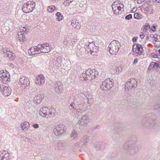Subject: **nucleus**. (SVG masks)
Masks as SVG:
<instances>
[{
	"label": "nucleus",
	"mask_w": 160,
	"mask_h": 160,
	"mask_svg": "<svg viewBox=\"0 0 160 160\" xmlns=\"http://www.w3.org/2000/svg\"><path fill=\"white\" fill-rule=\"evenodd\" d=\"M107 144L104 142H97L94 144V147L97 150L102 151L105 148Z\"/></svg>",
	"instance_id": "nucleus-16"
},
{
	"label": "nucleus",
	"mask_w": 160,
	"mask_h": 160,
	"mask_svg": "<svg viewBox=\"0 0 160 160\" xmlns=\"http://www.w3.org/2000/svg\"><path fill=\"white\" fill-rule=\"evenodd\" d=\"M100 127V126L99 125H96V126L93 127V129H96L97 128H99Z\"/></svg>",
	"instance_id": "nucleus-57"
},
{
	"label": "nucleus",
	"mask_w": 160,
	"mask_h": 160,
	"mask_svg": "<svg viewBox=\"0 0 160 160\" xmlns=\"http://www.w3.org/2000/svg\"><path fill=\"white\" fill-rule=\"evenodd\" d=\"M75 103L74 102H72L70 104V106L73 109V110L74 111L76 109L74 107Z\"/></svg>",
	"instance_id": "nucleus-49"
},
{
	"label": "nucleus",
	"mask_w": 160,
	"mask_h": 160,
	"mask_svg": "<svg viewBox=\"0 0 160 160\" xmlns=\"http://www.w3.org/2000/svg\"><path fill=\"white\" fill-rule=\"evenodd\" d=\"M115 72L117 74H119L123 71V67L122 66H117L115 68Z\"/></svg>",
	"instance_id": "nucleus-32"
},
{
	"label": "nucleus",
	"mask_w": 160,
	"mask_h": 160,
	"mask_svg": "<svg viewBox=\"0 0 160 160\" xmlns=\"http://www.w3.org/2000/svg\"><path fill=\"white\" fill-rule=\"evenodd\" d=\"M158 3L160 2V0H155Z\"/></svg>",
	"instance_id": "nucleus-63"
},
{
	"label": "nucleus",
	"mask_w": 160,
	"mask_h": 160,
	"mask_svg": "<svg viewBox=\"0 0 160 160\" xmlns=\"http://www.w3.org/2000/svg\"><path fill=\"white\" fill-rule=\"evenodd\" d=\"M63 4L65 6H68L69 5V2L64 1L63 3Z\"/></svg>",
	"instance_id": "nucleus-53"
},
{
	"label": "nucleus",
	"mask_w": 160,
	"mask_h": 160,
	"mask_svg": "<svg viewBox=\"0 0 160 160\" xmlns=\"http://www.w3.org/2000/svg\"><path fill=\"white\" fill-rule=\"evenodd\" d=\"M112 7L114 13L116 15L119 14L123 10L124 5L120 1H117L112 3Z\"/></svg>",
	"instance_id": "nucleus-6"
},
{
	"label": "nucleus",
	"mask_w": 160,
	"mask_h": 160,
	"mask_svg": "<svg viewBox=\"0 0 160 160\" xmlns=\"http://www.w3.org/2000/svg\"><path fill=\"white\" fill-rule=\"evenodd\" d=\"M138 62V60L137 58H136L134 59V61L133 62V64L135 65L137 64Z\"/></svg>",
	"instance_id": "nucleus-52"
},
{
	"label": "nucleus",
	"mask_w": 160,
	"mask_h": 160,
	"mask_svg": "<svg viewBox=\"0 0 160 160\" xmlns=\"http://www.w3.org/2000/svg\"><path fill=\"white\" fill-rule=\"evenodd\" d=\"M160 68V63L155 62L154 69Z\"/></svg>",
	"instance_id": "nucleus-42"
},
{
	"label": "nucleus",
	"mask_w": 160,
	"mask_h": 160,
	"mask_svg": "<svg viewBox=\"0 0 160 160\" xmlns=\"http://www.w3.org/2000/svg\"><path fill=\"white\" fill-rule=\"evenodd\" d=\"M150 27L148 23H146L145 25L144 29L146 30H148L150 28Z\"/></svg>",
	"instance_id": "nucleus-46"
},
{
	"label": "nucleus",
	"mask_w": 160,
	"mask_h": 160,
	"mask_svg": "<svg viewBox=\"0 0 160 160\" xmlns=\"http://www.w3.org/2000/svg\"><path fill=\"white\" fill-rule=\"evenodd\" d=\"M71 25L73 27L77 29H79L80 28V25L79 24L78 22H76L75 20H72Z\"/></svg>",
	"instance_id": "nucleus-30"
},
{
	"label": "nucleus",
	"mask_w": 160,
	"mask_h": 160,
	"mask_svg": "<svg viewBox=\"0 0 160 160\" xmlns=\"http://www.w3.org/2000/svg\"><path fill=\"white\" fill-rule=\"evenodd\" d=\"M89 141V138L88 136H83L81 138L80 144H82V147H84V146H86Z\"/></svg>",
	"instance_id": "nucleus-23"
},
{
	"label": "nucleus",
	"mask_w": 160,
	"mask_h": 160,
	"mask_svg": "<svg viewBox=\"0 0 160 160\" xmlns=\"http://www.w3.org/2000/svg\"><path fill=\"white\" fill-rule=\"evenodd\" d=\"M90 76V75H85H85L84 76V77H85V78H87V77H88Z\"/></svg>",
	"instance_id": "nucleus-60"
},
{
	"label": "nucleus",
	"mask_w": 160,
	"mask_h": 160,
	"mask_svg": "<svg viewBox=\"0 0 160 160\" xmlns=\"http://www.w3.org/2000/svg\"><path fill=\"white\" fill-rule=\"evenodd\" d=\"M132 40L133 42L136 41V39L135 38V37L133 38H132Z\"/></svg>",
	"instance_id": "nucleus-61"
},
{
	"label": "nucleus",
	"mask_w": 160,
	"mask_h": 160,
	"mask_svg": "<svg viewBox=\"0 0 160 160\" xmlns=\"http://www.w3.org/2000/svg\"><path fill=\"white\" fill-rule=\"evenodd\" d=\"M112 80L108 78L102 82L101 85L100 89L102 90L106 91L110 89L113 86Z\"/></svg>",
	"instance_id": "nucleus-9"
},
{
	"label": "nucleus",
	"mask_w": 160,
	"mask_h": 160,
	"mask_svg": "<svg viewBox=\"0 0 160 160\" xmlns=\"http://www.w3.org/2000/svg\"><path fill=\"white\" fill-rule=\"evenodd\" d=\"M71 137L74 141H76L78 139V134L76 131L74 130H73L70 134Z\"/></svg>",
	"instance_id": "nucleus-29"
},
{
	"label": "nucleus",
	"mask_w": 160,
	"mask_h": 160,
	"mask_svg": "<svg viewBox=\"0 0 160 160\" xmlns=\"http://www.w3.org/2000/svg\"><path fill=\"white\" fill-rule=\"evenodd\" d=\"M38 48H39L40 52H42L44 53H46L49 52L50 51L52 48V47L50 44L46 43L42 44H38Z\"/></svg>",
	"instance_id": "nucleus-11"
},
{
	"label": "nucleus",
	"mask_w": 160,
	"mask_h": 160,
	"mask_svg": "<svg viewBox=\"0 0 160 160\" xmlns=\"http://www.w3.org/2000/svg\"><path fill=\"white\" fill-rule=\"evenodd\" d=\"M88 48L90 49V53L92 56H96L98 52V48L94 45L93 43H90L88 45Z\"/></svg>",
	"instance_id": "nucleus-17"
},
{
	"label": "nucleus",
	"mask_w": 160,
	"mask_h": 160,
	"mask_svg": "<svg viewBox=\"0 0 160 160\" xmlns=\"http://www.w3.org/2000/svg\"><path fill=\"white\" fill-rule=\"evenodd\" d=\"M137 138L135 136H132L123 146V148L127 150L131 155H133L138 151L139 149L136 144Z\"/></svg>",
	"instance_id": "nucleus-2"
},
{
	"label": "nucleus",
	"mask_w": 160,
	"mask_h": 160,
	"mask_svg": "<svg viewBox=\"0 0 160 160\" xmlns=\"http://www.w3.org/2000/svg\"><path fill=\"white\" fill-rule=\"evenodd\" d=\"M141 124L143 127L148 129L156 128V116L152 113L146 114L142 118Z\"/></svg>",
	"instance_id": "nucleus-1"
},
{
	"label": "nucleus",
	"mask_w": 160,
	"mask_h": 160,
	"mask_svg": "<svg viewBox=\"0 0 160 160\" xmlns=\"http://www.w3.org/2000/svg\"><path fill=\"white\" fill-rule=\"evenodd\" d=\"M133 101H130L128 104V109H129V110L131 111L134 114H137L139 112L140 110L139 107L138 106L137 102H132Z\"/></svg>",
	"instance_id": "nucleus-8"
},
{
	"label": "nucleus",
	"mask_w": 160,
	"mask_h": 160,
	"mask_svg": "<svg viewBox=\"0 0 160 160\" xmlns=\"http://www.w3.org/2000/svg\"><path fill=\"white\" fill-rule=\"evenodd\" d=\"M36 99L37 100H39L40 99L42 100L44 98V96L42 94H38L37 95H36Z\"/></svg>",
	"instance_id": "nucleus-36"
},
{
	"label": "nucleus",
	"mask_w": 160,
	"mask_h": 160,
	"mask_svg": "<svg viewBox=\"0 0 160 160\" xmlns=\"http://www.w3.org/2000/svg\"><path fill=\"white\" fill-rule=\"evenodd\" d=\"M67 127L62 124H60L55 126L53 129L54 133L57 136H61L65 133Z\"/></svg>",
	"instance_id": "nucleus-5"
},
{
	"label": "nucleus",
	"mask_w": 160,
	"mask_h": 160,
	"mask_svg": "<svg viewBox=\"0 0 160 160\" xmlns=\"http://www.w3.org/2000/svg\"><path fill=\"white\" fill-rule=\"evenodd\" d=\"M29 84V79L28 78L24 77L21 78L18 82L19 87L22 89H25V87L28 86Z\"/></svg>",
	"instance_id": "nucleus-12"
},
{
	"label": "nucleus",
	"mask_w": 160,
	"mask_h": 160,
	"mask_svg": "<svg viewBox=\"0 0 160 160\" xmlns=\"http://www.w3.org/2000/svg\"><path fill=\"white\" fill-rule=\"evenodd\" d=\"M74 145V146H76V147L78 146H82V144H80V143H79L78 142H77L75 143Z\"/></svg>",
	"instance_id": "nucleus-56"
},
{
	"label": "nucleus",
	"mask_w": 160,
	"mask_h": 160,
	"mask_svg": "<svg viewBox=\"0 0 160 160\" xmlns=\"http://www.w3.org/2000/svg\"><path fill=\"white\" fill-rule=\"evenodd\" d=\"M32 127L35 128H38L39 127V124L38 123H34L32 125Z\"/></svg>",
	"instance_id": "nucleus-45"
},
{
	"label": "nucleus",
	"mask_w": 160,
	"mask_h": 160,
	"mask_svg": "<svg viewBox=\"0 0 160 160\" xmlns=\"http://www.w3.org/2000/svg\"><path fill=\"white\" fill-rule=\"evenodd\" d=\"M93 76V75H90V76L88 77H87V78H85L86 80H88L91 81L92 79V76Z\"/></svg>",
	"instance_id": "nucleus-51"
},
{
	"label": "nucleus",
	"mask_w": 160,
	"mask_h": 160,
	"mask_svg": "<svg viewBox=\"0 0 160 160\" xmlns=\"http://www.w3.org/2000/svg\"><path fill=\"white\" fill-rule=\"evenodd\" d=\"M112 124V125L111 126L112 129H113L114 133V136L112 135L113 139H114V137L118 138L120 134V132L122 130V124L120 122L115 120L113 121Z\"/></svg>",
	"instance_id": "nucleus-3"
},
{
	"label": "nucleus",
	"mask_w": 160,
	"mask_h": 160,
	"mask_svg": "<svg viewBox=\"0 0 160 160\" xmlns=\"http://www.w3.org/2000/svg\"><path fill=\"white\" fill-rule=\"evenodd\" d=\"M134 17L135 18L138 19H140L142 17L141 14L138 13H135L134 14Z\"/></svg>",
	"instance_id": "nucleus-38"
},
{
	"label": "nucleus",
	"mask_w": 160,
	"mask_h": 160,
	"mask_svg": "<svg viewBox=\"0 0 160 160\" xmlns=\"http://www.w3.org/2000/svg\"><path fill=\"white\" fill-rule=\"evenodd\" d=\"M120 47L119 42L117 40L111 42L108 46L109 52L112 55H116Z\"/></svg>",
	"instance_id": "nucleus-4"
},
{
	"label": "nucleus",
	"mask_w": 160,
	"mask_h": 160,
	"mask_svg": "<svg viewBox=\"0 0 160 160\" xmlns=\"http://www.w3.org/2000/svg\"><path fill=\"white\" fill-rule=\"evenodd\" d=\"M3 52L4 53L7 54L6 57H8L12 60H14L15 58V53L12 51H11L9 48L4 49H3Z\"/></svg>",
	"instance_id": "nucleus-20"
},
{
	"label": "nucleus",
	"mask_w": 160,
	"mask_h": 160,
	"mask_svg": "<svg viewBox=\"0 0 160 160\" xmlns=\"http://www.w3.org/2000/svg\"><path fill=\"white\" fill-rule=\"evenodd\" d=\"M36 79L35 83L38 85H40L43 84L45 81L44 77L42 75L37 76L36 77Z\"/></svg>",
	"instance_id": "nucleus-22"
},
{
	"label": "nucleus",
	"mask_w": 160,
	"mask_h": 160,
	"mask_svg": "<svg viewBox=\"0 0 160 160\" xmlns=\"http://www.w3.org/2000/svg\"><path fill=\"white\" fill-rule=\"evenodd\" d=\"M56 9V8L54 6L52 5L48 7L47 10L49 12H52Z\"/></svg>",
	"instance_id": "nucleus-34"
},
{
	"label": "nucleus",
	"mask_w": 160,
	"mask_h": 160,
	"mask_svg": "<svg viewBox=\"0 0 160 160\" xmlns=\"http://www.w3.org/2000/svg\"><path fill=\"white\" fill-rule=\"evenodd\" d=\"M48 111V108L46 107H43L39 110V114L40 116L43 117L48 118H49V115L47 114Z\"/></svg>",
	"instance_id": "nucleus-19"
},
{
	"label": "nucleus",
	"mask_w": 160,
	"mask_h": 160,
	"mask_svg": "<svg viewBox=\"0 0 160 160\" xmlns=\"http://www.w3.org/2000/svg\"><path fill=\"white\" fill-rule=\"evenodd\" d=\"M68 40L67 38H65L64 39L63 41V44L65 45L68 46Z\"/></svg>",
	"instance_id": "nucleus-47"
},
{
	"label": "nucleus",
	"mask_w": 160,
	"mask_h": 160,
	"mask_svg": "<svg viewBox=\"0 0 160 160\" xmlns=\"http://www.w3.org/2000/svg\"><path fill=\"white\" fill-rule=\"evenodd\" d=\"M51 109L48 108V111L47 114L49 115V118H53L56 116L57 114L55 109L51 106Z\"/></svg>",
	"instance_id": "nucleus-24"
},
{
	"label": "nucleus",
	"mask_w": 160,
	"mask_h": 160,
	"mask_svg": "<svg viewBox=\"0 0 160 160\" xmlns=\"http://www.w3.org/2000/svg\"><path fill=\"white\" fill-rule=\"evenodd\" d=\"M0 152H2L3 153V154H8V153H9L8 151H7L6 150H3L2 151H0Z\"/></svg>",
	"instance_id": "nucleus-54"
},
{
	"label": "nucleus",
	"mask_w": 160,
	"mask_h": 160,
	"mask_svg": "<svg viewBox=\"0 0 160 160\" xmlns=\"http://www.w3.org/2000/svg\"><path fill=\"white\" fill-rule=\"evenodd\" d=\"M132 18V15L131 14H129L127 15L125 18L126 19L129 20Z\"/></svg>",
	"instance_id": "nucleus-48"
},
{
	"label": "nucleus",
	"mask_w": 160,
	"mask_h": 160,
	"mask_svg": "<svg viewBox=\"0 0 160 160\" xmlns=\"http://www.w3.org/2000/svg\"><path fill=\"white\" fill-rule=\"evenodd\" d=\"M22 33H23L24 32L26 33H27V32H28L29 28L28 27L25 26L22 28Z\"/></svg>",
	"instance_id": "nucleus-37"
},
{
	"label": "nucleus",
	"mask_w": 160,
	"mask_h": 160,
	"mask_svg": "<svg viewBox=\"0 0 160 160\" xmlns=\"http://www.w3.org/2000/svg\"><path fill=\"white\" fill-rule=\"evenodd\" d=\"M20 126L22 131L27 130L30 127V124L29 122L26 121L21 123Z\"/></svg>",
	"instance_id": "nucleus-27"
},
{
	"label": "nucleus",
	"mask_w": 160,
	"mask_h": 160,
	"mask_svg": "<svg viewBox=\"0 0 160 160\" xmlns=\"http://www.w3.org/2000/svg\"><path fill=\"white\" fill-rule=\"evenodd\" d=\"M0 80L3 83L10 81V75L7 71L2 70L0 72Z\"/></svg>",
	"instance_id": "nucleus-14"
},
{
	"label": "nucleus",
	"mask_w": 160,
	"mask_h": 160,
	"mask_svg": "<svg viewBox=\"0 0 160 160\" xmlns=\"http://www.w3.org/2000/svg\"><path fill=\"white\" fill-rule=\"evenodd\" d=\"M54 2H57L58 1V0H52Z\"/></svg>",
	"instance_id": "nucleus-64"
},
{
	"label": "nucleus",
	"mask_w": 160,
	"mask_h": 160,
	"mask_svg": "<svg viewBox=\"0 0 160 160\" xmlns=\"http://www.w3.org/2000/svg\"><path fill=\"white\" fill-rule=\"evenodd\" d=\"M76 42L75 39H74L70 41L69 44L71 46H73L75 44Z\"/></svg>",
	"instance_id": "nucleus-41"
},
{
	"label": "nucleus",
	"mask_w": 160,
	"mask_h": 160,
	"mask_svg": "<svg viewBox=\"0 0 160 160\" xmlns=\"http://www.w3.org/2000/svg\"><path fill=\"white\" fill-rule=\"evenodd\" d=\"M54 63L55 64V65L58 67H59L61 65V64L60 63H59L58 61L55 62Z\"/></svg>",
	"instance_id": "nucleus-55"
},
{
	"label": "nucleus",
	"mask_w": 160,
	"mask_h": 160,
	"mask_svg": "<svg viewBox=\"0 0 160 160\" xmlns=\"http://www.w3.org/2000/svg\"><path fill=\"white\" fill-rule=\"evenodd\" d=\"M87 102H88L89 103V101L90 102V103H91V102L92 103L93 102V101H89V100H88V101H87Z\"/></svg>",
	"instance_id": "nucleus-62"
},
{
	"label": "nucleus",
	"mask_w": 160,
	"mask_h": 160,
	"mask_svg": "<svg viewBox=\"0 0 160 160\" xmlns=\"http://www.w3.org/2000/svg\"><path fill=\"white\" fill-rule=\"evenodd\" d=\"M28 54L30 55H34L40 53L39 48L37 46L31 47L28 50Z\"/></svg>",
	"instance_id": "nucleus-21"
},
{
	"label": "nucleus",
	"mask_w": 160,
	"mask_h": 160,
	"mask_svg": "<svg viewBox=\"0 0 160 160\" xmlns=\"http://www.w3.org/2000/svg\"><path fill=\"white\" fill-rule=\"evenodd\" d=\"M10 153L3 154L2 153L0 152V160H10Z\"/></svg>",
	"instance_id": "nucleus-28"
},
{
	"label": "nucleus",
	"mask_w": 160,
	"mask_h": 160,
	"mask_svg": "<svg viewBox=\"0 0 160 160\" xmlns=\"http://www.w3.org/2000/svg\"><path fill=\"white\" fill-rule=\"evenodd\" d=\"M78 10V8L76 5L71 7L68 9V11L70 14H73L75 13Z\"/></svg>",
	"instance_id": "nucleus-31"
},
{
	"label": "nucleus",
	"mask_w": 160,
	"mask_h": 160,
	"mask_svg": "<svg viewBox=\"0 0 160 160\" xmlns=\"http://www.w3.org/2000/svg\"><path fill=\"white\" fill-rule=\"evenodd\" d=\"M155 66V62H152L150 64V66L149 67V68L150 69H154Z\"/></svg>",
	"instance_id": "nucleus-44"
},
{
	"label": "nucleus",
	"mask_w": 160,
	"mask_h": 160,
	"mask_svg": "<svg viewBox=\"0 0 160 160\" xmlns=\"http://www.w3.org/2000/svg\"><path fill=\"white\" fill-rule=\"evenodd\" d=\"M36 95H35L34 94H32L30 96L31 99L35 100L36 98Z\"/></svg>",
	"instance_id": "nucleus-50"
},
{
	"label": "nucleus",
	"mask_w": 160,
	"mask_h": 160,
	"mask_svg": "<svg viewBox=\"0 0 160 160\" xmlns=\"http://www.w3.org/2000/svg\"><path fill=\"white\" fill-rule=\"evenodd\" d=\"M33 102L35 103H40L42 101H33Z\"/></svg>",
	"instance_id": "nucleus-58"
},
{
	"label": "nucleus",
	"mask_w": 160,
	"mask_h": 160,
	"mask_svg": "<svg viewBox=\"0 0 160 160\" xmlns=\"http://www.w3.org/2000/svg\"><path fill=\"white\" fill-rule=\"evenodd\" d=\"M59 83H60L58 82H52L51 84V86L54 88L55 92L57 93L60 91L59 86Z\"/></svg>",
	"instance_id": "nucleus-26"
},
{
	"label": "nucleus",
	"mask_w": 160,
	"mask_h": 160,
	"mask_svg": "<svg viewBox=\"0 0 160 160\" xmlns=\"http://www.w3.org/2000/svg\"><path fill=\"white\" fill-rule=\"evenodd\" d=\"M155 42H157L160 40V36L157 35H155L154 36Z\"/></svg>",
	"instance_id": "nucleus-39"
},
{
	"label": "nucleus",
	"mask_w": 160,
	"mask_h": 160,
	"mask_svg": "<svg viewBox=\"0 0 160 160\" xmlns=\"http://www.w3.org/2000/svg\"><path fill=\"white\" fill-rule=\"evenodd\" d=\"M154 44L156 47H160V40L157 42H155Z\"/></svg>",
	"instance_id": "nucleus-43"
},
{
	"label": "nucleus",
	"mask_w": 160,
	"mask_h": 160,
	"mask_svg": "<svg viewBox=\"0 0 160 160\" xmlns=\"http://www.w3.org/2000/svg\"><path fill=\"white\" fill-rule=\"evenodd\" d=\"M92 72L90 69H88L87 71H86L85 75H92Z\"/></svg>",
	"instance_id": "nucleus-40"
},
{
	"label": "nucleus",
	"mask_w": 160,
	"mask_h": 160,
	"mask_svg": "<svg viewBox=\"0 0 160 160\" xmlns=\"http://www.w3.org/2000/svg\"><path fill=\"white\" fill-rule=\"evenodd\" d=\"M137 86V82L134 79L131 78L128 80L125 85V89H131L132 88H135Z\"/></svg>",
	"instance_id": "nucleus-15"
},
{
	"label": "nucleus",
	"mask_w": 160,
	"mask_h": 160,
	"mask_svg": "<svg viewBox=\"0 0 160 160\" xmlns=\"http://www.w3.org/2000/svg\"><path fill=\"white\" fill-rule=\"evenodd\" d=\"M35 3L33 1H29L24 4L22 7L23 12L27 13L31 12L34 8Z\"/></svg>",
	"instance_id": "nucleus-7"
},
{
	"label": "nucleus",
	"mask_w": 160,
	"mask_h": 160,
	"mask_svg": "<svg viewBox=\"0 0 160 160\" xmlns=\"http://www.w3.org/2000/svg\"><path fill=\"white\" fill-rule=\"evenodd\" d=\"M88 116L87 114H85L82 116L81 119L77 122L76 125L78 126L80 125L81 127H79L80 128H82L86 126L89 122Z\"/></svg>",
	"instance_id": "nucleus-10"
},
{
	"label": "nucleus",
	"mask_w": 160,
	"mask_h": 160,
	"mask_svg": "<svg viewBox=\"0 0 160 160\" xmlns=\"http://www.w3.org/2000/svg\"><path fill=\"white\" fill-rule=\"evenodd\" d=\"M91 96H89V95H88V97L87 98V99L88 100H89L90 99H92V98H91Z\"/></svg>",
	"instance_id": "nucleus-59"
},
{
	"label": "nucleus",
	"mask_w": 160,
	"mask_h": 160,
	"mask_svg": "<svg viewBox=\"0 0 160 160\" xmlns=\"http://www.w3.org/2000/svg\"><path fill=\"white\" fill-rule=\"evenodd\" d=\"M16 38V40H18L21 41H25V36L22 31H18Z\"/></svg>",
	"instance_id": "nucleus-25"
},
{
	"label": "nucleus",
	"mask_w": 160,
	"mask_h": 160,
	"mask_svg": "<svg viewBox=\"0 0 160 160\" xmlns=\"http://www.w3.org/2000/svg\"><path fill=\"white\" fill-rule=\"evenodd\" d=\"M0 88L2 93L5 96H9L11 92V89L7 84H2L0 86Z\"/></svg>",
	"instance_id": "nucleus-13"
},
{
	"label": "nucleus",
	"mask_w": 160,
	"mask_h": 160,
	"mask_svg": "<svg viewBox=\"0 0 160 160\" xmlns=\"http://www.w3.org/2000/svg\"><path fill=\"white\" fill-rule=\"evenodd\" d=\"M56 15L57 17V20L59 21L62 20L63 18L62 15L60 12H57Z\"/></svg>",
	"instance_id": "nucleus-33"
},
{
	"label": "nucleus",
	"mask_w": 160,
	"mask_h": 160,
	"mask_svg": "<svg viewBox=\"0 0 160 160\" xmlns=\"http://www.w3.org/2000/svg\"><path fill=\"white\" fill-rule=\"evenodd\" d=\"M132 50L135 53H137L139 55H142L143 48L141 45L138 44H135L133 46Z\"/></svg>",
	"instance_id": "nucleus-18"
},
{
	"label": "nucleus",
	"mask_w": 160,
	"mask_h": 160,
	"mask_svg": "<svg viewBox=\"0 0 160 160\" xmlns=\"http://www.w3.org/2000/svg\"><path fill=\"white\" fill-rule=\"evenodd\" d=\"M154 110H158L160 113V103H158L153 106Z\"/></svg>",
	"instance_id": "nucleus-35"
}]
</instances>
